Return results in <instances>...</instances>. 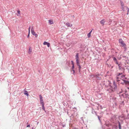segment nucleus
Masks as SVG:
<instances>
[{"instance_id": "obj_1", "label": "nucleus", "mask_w": 129, "mask_h": 129, "mask_svg": "<svg viewBox=\"0 0 129 129\" xmlns=\"http://www.w3.org/2000/svg\"><path fill=\"white\" fill-rule=\"evenodd\" d=\"M113 85L114 86H110L109 87V88L108 89V91H109V92L112 93L117 88V85L114 82H113Z\"/></svg>"}, {"instance_id": "obj_2", "label": "nucleus", "mask_w": 129, "mask_h": 129, "mask_svg": "<svg viewBox=\"0 0 129 129\" xmlns=\"http://www.w3.org/2000/svg\"><path fill=\"white\" fill-rule=\"evenodd\" d=\"M119 42L121 44L120 46L121 47H125V44L124 43L123 41L121 39H119Z\"/></svg>"}, {"instance_id": "obj_3", "label": "nucleus", "mask_w": 129, "mask_h": 129, "mask_svg": "<svg viewBox=\"0 0 129 129\" xmlns=\"http://www.w3.org/2000/svg\"><path fill=\"white\" fill-rule=\"evenodd\" d=\"M75 58L76 59V63H79L80 60L79 58V54L78 53H77L76 55Z\"/></svg>"}, {"instance_id": "obj_4", "label": "nucleus", "mask_w": 129, "mask_h": 129, "mask_svg": "<svg viewBox=\"0 0 129 129\" xmlns=\"http://www.w3.org/2000/svg\"><path fill=\"white\" fill-rule=\"evenodd\" d=\"M31 31V33L33 35H34V36H35V37L36 38L38 37V35L37 34H36L34 32V29L33 28V27H32Z\"/></svg>"}, {"instance_id": "obj_5", "label": "nucleus", "mask_w": 129, "mask_h": 129, "mask_svg": "<svg viewBox=\"0 0 129 129\" xmlns=\"http://www.w3.org/2000/svg\"><path fill=\"white\" fill-rule=\"evenodd\" d=\"M113 60L114 62L117 64H118L119 67H120V64H119L118 62L117 59L115 57H113Z\"/></svg>"}, {"instance_id": "obj_6", "label": "nucleus", "mask_w": 129, "mask_h": 129, "mask_svg": "<svg viewBox=\"0 0 129 129\" xmlns=\"http://www.w3.org/2000/svg\"><path fill=\"white\" fill-rule=\"evenodd\" d=\"M122 96L124 98L129 99V95L125 93H123L122 94Z\"/></svg>"}, {"instance_id": "obj_7", "label": "nucleus", "mask_w": 129, "mask_h": 129, "mask_svg": "<svg viewBox=\"0 0 129 129\" xmlns=\"http://www.w3.org/2000/svg\"><path fill=\"white\" fill-rule=\"evenodd\" d=\"M39 97L40 98V100L41 104H42V105L44 104L43 101V98L41 95H39Z\"/></svg>"}, {"instance_id": "obj_8", "label": "nucleus", "mask_w": 129, "mask_h": 129, "mask_svg": "<svg viewBox=\"0 0 129 129\" xmlns=\"http://www.w3.org/2000/svg\"><path fill=\"white\" fill-rule=\"evenodd\" d=\"M44 45H47L48 47H49L50 46V44L49 43L46 42H44L43 43Z\"/></svg>"}, {"instance_id": "obj_9", "label": "nucleus", "mask_w": 129, "mask_h": 129, "mask_svg": "<svg viewBox=\"0 0 129 129\" xmlns=\"http://www.w3.org/2000/svg\"><path fill=\"white\" fill-rule=\"evenodd\" d=\"M105 22V19H102L100 22V23L103 25H104V23Z\"/></svg>"}, {"instance_id": "obj_10", "label": "nucleus", "mask_w": 129, "mask_h": 129, "mask_svg": "<svg viewBox=\"0 0 129 129\" xmlns=\"http://www.w3.org/2000/svg\"><path fill=\"white\" fill-rule=\"evenodd\" d=\"M65 24L66 25H67L68 27H71L72 26V24H70L68 23H65Z\"/></svg>"}, {"instance_id": "obj_11", "label": "nucleus", "mask_w": 129, "mask_h": 129, "mask_svg": "<svg viewBox=\"0 0 129 129\" xmlns=\"http://www.w3.org/2000/svg\"><path fill=\"white\" fill-rule=\"evenodd\" d=\"M120 4L122 7V10H124V4L121 1H120Z\"/></svg>"}, {"instance_id": "obj_12", "label": "nucleus", "mask_w": 129, "mask_h": 129, "mask_svg": "<svg viewBox=\"0 0 129 129\" xmlns=\"http://www.w3.org/2000/svg\"><path fill=\"white\" fill-rule=\"evenodd\" d=\"M71 62H72V64L73 65V66L72 67V70L73 71L74 73L75 72L73 70V69L74 68V62L73 61H72Z\"/></svg>"}, {"instance_id": "obj_13", "label": "nucleus", "mask_w": 129, "mask_h": 129, "mask_svg": "<svg viewBox=\"0 0 129 129\" xmlns=\"http://www.w3.org/2000/svg\"><path fill=\"white\" fill-rule=\"evenodd\" d=\"M49 23L50 24L53 23V21L52 20H50L48 21Z\"/></svg>"}, {"instance_id": "obj_14", "label": "nucleus", "mask_w": 129, "mask_h": 129, "mask_svg": "<svg viewBox=\"0 0 129 129\" xmlns=\"http://www.w3.org/2000/svg\"><path fill=\"white\" fill-rule=\"evenodd\" d=\"M24 94L26 95L27 96H28V92L27 91H25V92L24 93Z\"/></svg>"}, {"instance_id": "obj_15", "label": "nucleus", "mask_w": 129, "mask_h": 129, "mask_svg": "<svg viewBox=\"0 0 129 129\" xmlns=\"http://www.w3.org/2000/svg\"><path fill=\"white\" fill-rule=\"evenodd\" d=\"M77 65L78 66L79 71H80V69H81V66L80 65L79 63H76Z\"/></svg>"}, {"instance_id": "obj_16", "label": "nucleus", "mask_w": 129, "mask_h": 129, "mask_svg": "<svg viewBox=\"0 0 129 129\" xmlns=\"http://www.w3.org/2000/svg\"><path fill=\"white\" fill-rule=\"evenodd\" d=\"M32 52V49L30 48L29 49L28 53L29 54H30Z\"/></svg>"}, {"instance_id": "obj_17", "label": "nucleus", "mask_w": 129, "mask_h": 129, "mask_svg": "<svg viewBox=\"0 0 129 129\" xmlns=\"http://www.w3.org/2000/svg\"><path fill=\"white\" fill-rule=\"evenodd\" d=\"M92 30H91L88 34H87V36L89 38L91 36L90 34L92 32Z\"/></svg>"}, {"instance_id": "obj_18", "label": "nucleus", "mask_w": 129, "mask_h": 129, "mask_svg": "<svg viewBox=\"0 0 129 129\" xmlns=\"http://www.w3.org/2000/svg\"><path fill=\"white\" fill-rule=\"evenodd\" d=\"M20 11L19 10H18L17 11V12L18 13V14H17V16H19V15L20 14Z\"/></svg>"}, {"instance_id": "obj_19", "label": "nucleus", "mask_w": 129, "mask_h": 129, "mask_svg": "<svg viewBox=\"0 0 129 129\" xmlns=\"http://www.w3.org/2000/svg\"><path fill=\"white\" fill-rule=\"evenodd\" d=\"M95 77L96 78H97V79H100V77H98L97 76V75H95Z\"/></svg>"}, {"instance_id": "obj_20", "label": "nucleus", "mask_w": 129, "mask_h": 129, "mask_svg": "<svg viewBox=\"0 0 129 129\" xmlns=\"http://www.w3.org/2000/svg\"><path fill=\"white\" fill-rule=\"evenodd\" d=\"M124 102L123 101H122L120 102V104L122 105H123Z\"/></svg>"}, {"instance_id": "obj_21", "label": "nucleus", "mask_w": 129, "mask_h": 129, "mask_svg": "<svg viewBox=\"0 0 129 129\" xmlns=\"http://www.w3.org/2000/svg\"><path fill=\"white\" fill-rule=\"evenodd\" d=\"M118 124H119V129H121V126H120V123L119 122L118 123Z\"/></svg>"}, {"instance_id": "obj_22", "label": "nucleus", "mask_w": 129, "mask_h": 129, "mask_svg": "<svg viewBox=\"0 0 129 129\" xmlns=\"http://www.w3.org/2000/svg\"><path fill=\"white\" fill-rule=\"evenodd\" d=\"M30 26L29 27V28H28V33H29V34H30Z\"/></svg>"}, {"instance_id": "obj_23", "label": "nucleus", "mask_w": 129, "mask_h": 129, "mask_svg": "<svg viewBox=\"0 0 129 129\" xmlns=\"http://www.w3.org/2000/svg\"><path fill=\"white\" fill-rule=\"evenodd\" d=\"M42 109L44 110V104L42 105Z\"/></svg>"}, {"instance_id": "obj_24", "label": "nucleus", "mask_w": 129, "mask_h": 129, "mask_svg": "<svg viewBox=\"0 0 129 129\" xmlns=\"http://www.w3.org/2000/svg\"><path fill=\"white\" fill-rule=\"evenodd\" d=\"M126 10L128 12L129 11V9L128 8H127Z\"/></svg>"}, {"instance_id": "obj_25", "label": "nucleus", "mask_w": 129, "mask_h": 129, "mask_svg": "<svg viewBox=\"0 0 129 129\" xmlns=\"http://www.w3.org/2000/svg\"><path fill=\"white\" fill-rule=\"evenodd\" d=\"M126 69H127V71H128V72L129 73V69L127 68H126Z\"/></svg>"}, {"instance_id": "obj_26", "label": "nucleus", "mask_w": 129, "mask_h": 129, "mask_svg": "<svg viewBox=\"0 0 129 129\" xmlns=\"http://www.w3.org/2000/svg\"><path fill=\"white\" fill-rule=\"evenodd\" d=\"M29 33H28V35L27 36V38H29Z\"/></svg>"}, {"instance_id": "obj_27", "label": "nucleus", "mask_w": 129, "mask_h": 129, "mask_svg": "<svg viewBox=\"0 0 129 129\" xmlns=\"http://www.w3.org/2000/svg\"><path fill=\"white\" fill-rule=\"evenodd\" d=\"M98 119H99V120H100V117L99 116H98Z\"/></svg>"}, {"instance_id": "obj_28", "label": "nucleus", "mask_w": 129, "mask_h": 129, "mask_svg": "<svg viewBox=\"0 0 129 129\" xmlns=\"http://www.w3.org/2000/svg\"><path fill=\"white\" fill-rule=\"evenodd\" d=\"M27 127H30V125H27Z\"/></svg>"}, {"instance_id": "obj_29", "label": "nucleus", "mask_w": 129, "mask_h": 129, "mask_svg": "<svg viewBox=\"0 0 129 129\" xmlns=\"http://www.w3.org/2000/svg\"><path fill=\"white\" fill-rule=\"evenodd\" d=\"M94 112H95L94 111H92V113H93H93H94Z\"/></svg>"}, {"instance_id": "obj_30", "label": "nucleus", "mask_w": 129, "mask_h": 129, "mask_svg": "<svg viewBox=\"0 0 129 129\" xmlns=\"http://www.w3.org/2000/svg\"><path fill=\"white\" fill-rule=\"evenodd\" d=\"M31 129H34V128L33 127Z\"/></svg>"}]
</instances>
